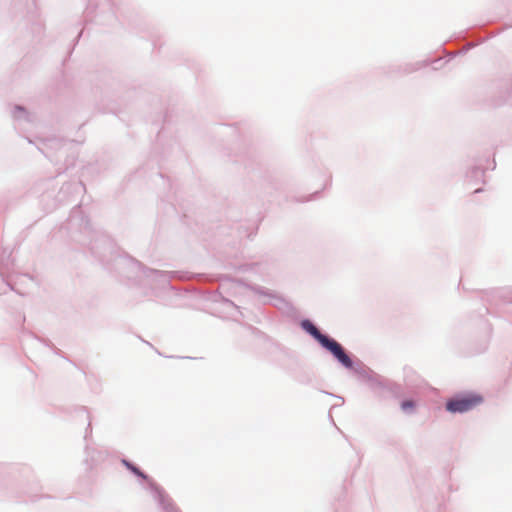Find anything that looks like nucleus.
I'll list each match as a JSON object with an SVG mask.
<instances>
[{"mask_svg":"<svg viewBox=\"0 0 512 512\" xmlns=\"http://www.w3.org/2000/svg\"><path fill=\"white\" fill-rule=\"evenodd\" d=\"M483 402V398L478 394H466L450 399L446 403L447 411L451 413H464L472 410Z\"/></svg>","mask_w":512,"mask_h":512,"instance_id":"2","label":"nucleus"},{"mask_svg":"<svg viewBox=\"0 0 512 512\" xmlns=\"http://www.w3.org/2000/svg\"><path fill=\"white\" fill-rule=\"evenodd\" d=\"M401 407L403 410L412 409L414 407V403L411 400H407L402 402Z\"/></svg>","mask_w":512,"mask_h":512,"instance_id":"3","label":"nucleus"},{"mask_svg":"<svg viewBox=\"0 0 512 512\" xmlns=\"http://www.w3.org/2000/svg\"><path fill=\"white\" fill-rule=\"evenodd\" d=\"M301 326L306 332L312 335L323 347L329 350L345 367H352L351 359L344 352L342 346L338 342L320 333L316 326H314L309 320L302 321Z\"/></svg>","mask_w":512,"mask_h":512,"instance_id":"1","label":"nucleus"},{"mask_svg":"<svg viewBox=\"0 0 512 512\" xmlns=\"http://www.w3.org/2000/svg\"><path fill=\"white\" fill-rule=\"evenodd\" d=\"M133 471H134L135 473L139 474V472H138V470H137V469L133 468Z\"/></svg>","mask_w":512,"mask_h":512,"instance_id":"4","label":"nucleus"}]
</instances>
